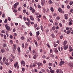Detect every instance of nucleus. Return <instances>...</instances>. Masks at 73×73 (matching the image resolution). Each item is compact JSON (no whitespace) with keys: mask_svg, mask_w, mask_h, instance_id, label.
<instances>
[{"mask_svg":"<svg viewBox=\"0 0 73 73\" xmlns=\"http://www.w3.org/2000/svg\"><path fill=\"white\" fill-rule=\"evenodd\" d=\"M5 28H6V29L7 31H9V29H10V27L9 26H8V25L7 24L5 25Z\"/></svg>","mask_w":73,"mask_h":73,"instance_id":"obj_1","label":"nucleus"},{"mask_svg":"<svg viewBox=\"0 0 73 73\" xmlns=\"http://www.w3.org/2000/svg\"><path fill=\"white\" fill-rule=\"evenodd\" d=\"M19 3H16L13 5L14 8H17V6H16L19 5Z\"/></svg>","mask_w":73,"mask_h":73,"instance_id":"obj_2","label":"nucleus"},{"mask_svg":"<svg viewBox=\"0 0 73 73\" xmlns=\"http://www.w3.org/2000/svg\"><path fill=\"white\" fill-rule=\"evenodd\" d=\"M68 65L71 68H73V64L72 63H68Z\"/></svg>","mask_w":73,"mask_h":73,"instance_id":"obj_3","label":"nucleus"},{"mask_svg":"<svg viewBox=\"0 0 73 73\" xmlns=\"http://www.w3.org/2000/svg\"><path fill=\"white\" fill-rule=\"evenodd\" d=\"M68 48V45H65V46H63V48L64 50H66Z\"/></svg>","mask_w":73,"mask_h":73,"instance_id":"obj_4","label":"nucleus"},{"mask_svg":"<svg viewBox=\"0 0 73 73\" xmlns=\"http://www.w3.org/2000/svg\"><path fill=\"white\" fill-rule=\"evenodd\" d=\"M64 18L66 20L68 19V14H65L64 15Z\"/></svg>","mask_w":73,"mask_h":73,"instance_id":"obj_5","label":"nucleus"},{"mask_svg":"<svg viewBox=\"0 0 73 73\" xmlns=\"http://www.w3.org/2000/svg\"><path fill=\"white\" fill-rule=\"evenodd\" d=\"M21 65H23V66H25V62H24V61L23 60H22L21 61Z\"/></svg>","mask_w":73,"mask_h":73,"instance_id":"obj_6","label":"nucleus"},{"mask_svg":"<svg viewBox=\"0 0 73 73\" xmlns=\"http://www.w3.org/2000/svg\"><path fill=\"white\" fill-rule=\"evenodd\" d=\"M64 64V61H61L60 62V64H59L60 66H62L63 64Z\"/></svg>","mask_w":73,"mask_h":73,"instance_id":"obj_7","label":"nucleus"},{"mask_svg":"<svg viewBox=\"0 0 73 73\" xmlns=\"http://www.w3.org/2000/svg\"><path fill=\"white\" fill-rule=\"evenodd\" d=\"M36 37H38V35H40V32H39V31H38L36 32Z\"/></svg>","mask_w":73,"mask_h":73,"instance_id":"obj_8","label":"nucleus"},{"mask_svg":"<svg viewBox=\"0 0 73 73\" xmlns=\"http://www.w3.org/2000/svg\"><path fill=\"white\" fill-rule=\"evenodd\" d=\"M66 44H67V41L65 40L64 41L63 43V45H64V46H66Z\"/></svg>","mask_w":73,"mask_h":73,"instance_id":"obj_9","label":"nucleus"},{"mask_svg":"<svg viewBox=\"0 0 73 73\" xmlns=\"http://www.w3.org/2000/svg\"><path fill=\"white\" fill-rule=\"evenodd\" d=\"M48 4H52L53 3V1H52L51 0H49L48 1Z\"/></svg>","mask_w":73,"mask_h":73,"instance_id":"obj_10","label":"nucleus"},{"mask_svg":"<svg viewBox=\"0 0 73 73\" xmlns=\"http://www.w3.org/2000/svg\"><path fill=\"white\" fill-rule=\"evenodd\" d=\"M30 17L31 20H32L33 21V20H34V18L33 17H32V16H30Z\"/></svg>","mask_w":73,"mask_h":73,"instance_id":"obj_11","label":"nucleus"},{"mask_svg":"<svg viewBox=\"0 0 73 73\" xmlns=\"http://www.w3.org/2000/svg\"><path fill=\"white\" fill-rule=\"evenodd\" d=\"M14 47L13 48V49L14 50V49H15L16 50V44H14L13 45Z\"/></svg>","mask_w":73,"mask_h":73,"instance_id":"obj_12","label":"nucleus"},{"mask_svg":"<svg viewBox=\"0 0 73 73\" xmlns=\"http://www.w3.org/2000/svg\"><path fill=\"white\" fill-rule=\"evenodd\" d=\"M62 9H61V8L60 7L58 9V11L59 12H62Z\"/></svg>","mask_w":73,"mask_h":73,"instance_id":"obj_13","label":"nucleus"},{"mask_svg":"<svg viewBox=\"0 0 73 73\" xmlns=\"http://www.w3.org/2000/svg\"><path fill=\"white\" fill-rule=\"evenodd\" d=\"M50 72L51 73H54V72H55V71H54V70H52V69L50 70Z\"/></svg>","mask_w":73,"mask_h":73,"instance_id":"obj_14","label":"nucleus"},{"mask_svg":"<svg viewBox=\"0 0 73 73\" xmlns=\"http://www.w3.org/2000/svg\"><path fill=\"white\" fill-rule=\"evenodd\" d=\"M60 70H61V69H57L56 70V73H59V72H60Z\"/></svg>","mask_w":73,"mask_h":73,"instance_id":"obj_15","label":"nucleus"},{"mask_svg":"<svg viewBox=\"0 0 73 73\" xmlns=\"http://www.w3.org/2000/svg\"><path fill=\"white\" fill-rule=\"evenodd\" d=\"M4 52H5V50H4V49L3 48L1 50V53H4Z\"/></svg>","mask_w":73,"mask_h":73,"instance_id":"obj_16","label":"nucleus"},{"mask_svg":"<svg viewBox=\"0 0 73 73\" xmlns=\"http://www.w3.org/2000/svg\"><path fill=\"white\" fill-rule=\"evenodd\" d=\"M25 23L26 25H27L28 26H29V25H30V23L29 22H25Z\"/></svg>","mask_w":73,"mask_h":73,"instance_id":"obj_17","label":"nucleus"},{"mask_svg":"<svg viewBox=\"0 0 73 73\" xmlns=\"http://www.w3.org/2000/svg\"><path fill=\"white\" fill-rule=\"evenodd\" d=\"M18 64V63L16 62L15 64H14V66L15 68H16L17 67V65Z\"/></svg>","mask_w":73,"mask_h":73,"instance_id":"obj_18","label":"nucleus"},{"mask_svg":"<svg viewBox=\"0 0 73 73\" xmlns=\"http://www.w3.org/2000/svg\"><path fill=\"white\" fill-rule=\"evenodd\" d=\"M36 64H37V65H38V67H40V62H38V63H36Z\"/></svg>","mask_w":73,"mask_h":73,"instance_id":"obj_19","label":"nucleus"},{"mask_svg":"<svg viewBox=\"0 0 73 73\" xmlns=\"http://www.w3.org/2000/svg\"><path fill=\"white\" fill-rule=\"evenodd\" d=\"M11 57H12L13 59H15V56H13L12 54H11Z\"/></svg>","mask_w":73,"mask_h":73,"instance_id":"obj_20","label":"nucleus"},{"mask_svg":"<svg viewBox=\"0 0 73 73\" xmlns=\"http://www.w3.org/2000/svg\"><path fill=\"white\" fill-rule=\"evenodd\" d=\"M50 10L52 12H53L54 11V10L53 9V8L52 7H51Z\"/></svg>","mask_w":73,"mask_h":73,"instance_id":"obj_21","label":"nucleus"},{"mask_svg":"<svg viewBox=\"0 0 73 73\" xmlns=\"http://www.w3.org/2000/svg\"><path fill=\"white\" fill-rule=\"evenodd\" d=\"M56 29V27L54 26H53L52 27V29L54 31Z\"/></svg>","mask_w":73,"mask_h":73,"instance_id":"obj_22","label":"nucleus"},{"mask_svg":"<svg viewBox=\"0 0 73 73\" xmlns=\"http://www.w3.org/2000/svg\"><path fill=\"white\" fill-rule=\"evenodd\" d=\"M29 9L30 11H32L33 9V8L32 7H30Z\"/></svg>","mask_w":73,"mask_h":73,"instance_id":"obj_23","label":"nucleus"},{"mask_svg":"<svg viewBox=\"0 0 73 73\" xmlns=\"http://www.w3.org/2000/svg\"><path fill=\"white\" fill-rule=\"evenodd\" d=\"M41 29L42 30V31H43V26L42 25H41L40 26Z\"/></svg>","mask_w":73,"mask_h":73,"instance_id":"obj_24","label":"nucleus"},{"mask_svg":"<svg viewBox=\"0 0 73 73\" xmlns=\"http://www.w3.org/2000/svg\"><path fill=\"white\" fill-rule=\"evenodd\" d=\"M3 36H4V38L5 39H7V35H3Z\"/></svg>","mask_w":73,"mask_h":73,"instance_id":"obj_25","label":"nucleus"},{"mask_svg":"<svg viewBox=\"0 0 73 73\" xmlns=\"http://www.w3.org/2000/svg\"><path fill=\"white\" fill-rule=\"evenodd\" d=\"M3 46H4V47H5L6 46H7V44L5 43L4 44H3Z\"/></svg>","mask_w":73,"mask_h":73,"instance_id":"obj_26","label":"nucleus"},{"mask_svg":"<svg viewBox=\"0 0 73 73\" xmlns=\"http://www.w3.org/2000/svg\"><path fill=\"white\" fill-rule=\"evenodd\" d=\"M23 13H26V9H24L23 10Z\"/></svg>","mask_w":73,"mask_h":73,"instance_id":"obj_27","label":"nucleus"},{"mask_svg":"<svg viewBox=\"0 0 73 73\" xmlns=\"http://www.w3.org/2000/svg\"><path fill=\"white\" fill-rule=\"evenodd\" d=\"M5 60H6V58L5 57H4L3 58V62H5Z\"/></svg>","mask_w":73,"mask_h":73,"instance_id":"obj_28","label":"nucleus"},{"mask_svg":"<svg viewBox=\"0 0 73 73\" xmlns=\"http://www.w3.org/2000/svg\"><path fill=\"white\" fill-rule=\"evenodd\" d=\"M57 16V14H56V13H54L53 15V16L54 17V16Z\"/></svg>","mask_w":73,"mask_h":73,"instance_id":"obj_29","label":"nucleus"},{"mask_svg":"<svg viewBox=\"0 0 73 73\" xmlns=\"http://www.w3.org/2000/svg\"><path fill=\"white\" fill-rule=\"evenodd\" d=\"M34 59H36L37 58V56L35 55L33 57Z\"/></svg>","mask_w":73,"mask_h":73,"instance_id":"obj_30","label":"nucleus"},{"mask_svg":"<svg viewBox=\"0 0 73 73\" xmlns=\"http://www.w3.org/2000/svg\"><path fill=\"white\" fill-rule=\"evenodd\" d=\"M5 64H6V65H7V66L8 65H9V63H8V62H5Z\"/></svg>","mask_w":73,"mask_h":73,"instance_id":"obj_31","label":"nucleus"},{"mask_svg":"<svg viewBox=\"0 0 73 73\" xmlns=\"http://www.w3.org/2000/svg\"><path fill=\"white\" fill-rule=\"evenodd\" d=\"M51 36L52 37V38H54L55 37L54 36V34H51Z\"/></svg>","mask_w":73,"mask_h":73,"instance_id":"obj_32","label":"nucleus"},{"mask_svg":"<svg viewBox=\"0 0 73 73\" xmlns=\"http://www.w3.org/2000/svg\"><path fill=\"white\" fill-rule=\"evenodd\" d=\"M10 43L11 44H13V41H12V40H11L10 41Z\"/></svg>","mask_w":73,"mask_h":73,"instance_id":"obj_33","label":"nucleus"},{"mask_svg":"<svg viewBox=\"0 0 73 73\" xmlns=\"http://www.w3.org/2000/svg\"><path fill=\"white\" fill-rule=\"evenodd\" d=\"M35 44L36 47H37V46H38V44H37V42H35Z\"/></svg>","mask_w":73,"mask_h":73,"instance_id":"obj_34","label":"nucleus"},{"mask_svg":"<svg viewBox=\"0 0 73 73\" xmlns=\"http://www.w3.org/2000/svg\"><path fill=\"white\" fill-rule=\"evenodd\" d=\"M52 65H53V64L51 63H50L49 64V65L50 66H52Z\"/></svg>","mask_w":73,"mask_h":73,"instance_id":"obj_35","label":"nucleus"},{"mask_svg":"<svg viewBox=\"0 0 73 73\" xmlns=\"http://www.w3.org/2000/svg\"><path fill=\"white\" fill-rule=\"evenodd\" d=\"M32 12L33 13H35V9H33L32 11Z\"/></svg>","mask_w":73,"mask_h":73,"instance_id":"obj_36","label":"nucleus"},{"mask_svg":"<svg viewBox=\"0 0 73 73\" xmlns=\"http://www.w3.org/2000/svg\"><path fill=\"white\" fill-rule=\"evenodd\" d=\"M17 50L19 51V53L20 52V48L18 47L17 48Z\"/></svg>","mask_w":73,"mask_h":73,"instance_id":"obj_37","label":"nucleus"},{"mask_svg":"<svg viewBox=\"0 0 73 73\" xmlns=\"http://www.w3.org/2000/svg\"><path fill=\"white\" fill-rule=\"evenodd\" d=\"M33 53L36 54V51L35 50H33Z\"/></svg>","mask_w":73,"mask_h":73,"instance_id":"obj_38","label":"nucleus"},{"mask_svg":"<svg viewBox=\"0 0 73 73\" xmlns=\"http://www.w3.org/2000/svg\"><path fill=\"white\" fill-rule=\"evenodd\" d=\"M21 7H20L19 8H18L19 11H21Z\"/></svg>","mask_w":73,"mask_h":73,"instance_id":"obj_39","label":"nucleus"},{"mask_svg":"<svg viewBox=\"0 0 73 73\" xmlns=\"http://www.w3.org/2000/svg\"><path fill=\"white\" fill-rule=\"evenodd\" d=\"M50 57H51L53 58V57H54V55H53L52 54H50Z\"/></svg>","mask_w":73,"mask_h":73,"instance_id":"obj_40","label":"nucleus"},{"mask_svg":"<svg viewBox=\"0 0 73 73\" xmlns=\"http://www.w3.org/2000/svg\"><path fill=\"white\" fill-rule=\"evenodd\" d=\"M5 33V31L2 30L1 31V33Z\"/></svg>","mask_w":73,"mask_h":73,"instance_id":"obj_41","label":"nucleus"},{"mask_svg":"<svg viewBox=\"0 0 73 73\" xmlns=\"http://www.w3.org/2000/svg\"><path fill=\"white\" fill-rule=\"evenodd\" d=\"M27 21H28V22H31V20L29 19L28 18H27Z\"/></svg>","mask_w":73,"mask_h":73,"instance_id":"obj_42","label":"nucleus"},{"mask_svg":"<svg viewBox=\"0 0 73 73\" xmlns=\"http://www.w3.org/2000/svg\"><path fill=\"white\" fill-rule=\"evenodd\" d=\"M8 20H9V21H11V18H10V17H8Z\"/></svg>","mask_w":73,"mask_h":73,"instance_id":"obj_43","label":"nucleus"},{"mask_svg":"<svg viewBox=\"0 0 73 73\" xmlns=\"http://www.w3.org/2000/svg\"><path fill=\"white\" fill-rule=\"evenodd\" d=\"M38 7L39 8V9H40V8H41V6H40V5L39 4L38 5Z\"/></svg>","mask_w":73,"mask_h":73,"instance_id":"obj_44","label":"nucleus"},{"mask_svg":"<svg viewBox=\"0 0 73 73\" xmlns=\"http://www.w3.org/2000/svg\"><path fill=\"white\" fill-rule=\"evenodd\" d=\"M46 45L48 47V48H50V46L49 45V44L48 43H47L46 44Z\"/></svg>","mask_w":73,"mask_h":73,"instance_id":"obj_45","label":"nucleus"},{"mask_svg":"<svg viewBox=\"0 0 73 73\" xmlns=\"http://www.w3.org/2000/svg\"><path fill=\"white\" fill-rule=\"evenodd\" d=\"M23 17V16L22 15H20L19 16V17L20 18V19L22 20V17Z\"/></svg>","mask_w":73,"mask_h":73,"instance_id":"obj_46","label":"nucleus"},{"mask_svg":"<svg viewBox=\"0 0 73 73\" xmlns=\"http://www.w3.org/2000/svg\"><path fill=\"white\" fill-rule=\"evenodd\" d=\"M43 10L44 11L43 13H45V11H46V9H45L44 8L43 9Z\"/></svg>","mask_w":73,"mask_h":73,"instance_id":"obj_47","label":"nucleus"},{"mask_svg":"<svg viewBox=\"0 0 73 73\" xmlns=\"http://www.w3.org/2000/svg\"><path fill=\"white\" fill-rule=\"evenodd\" d=\"M37 24H34V28H36L37 27Z\"/></svg>","mask_w":73,"mask_h":73,"instance_id":"obj_48","label":"nucleus"},{"mask_svg":"<svg viewBox=\"0 0 73 73\" xmlns=\"http://www.w3.org/2000/svg\"><path fill=\"white\" fill-rule=\"evenodd\" d=\"M70 12H71V13H73V9H71V10L70 11Z\"/></svg>","mask_w":73,"mask_h":73,"instance_id":"obj_49","label":"nucleus"},{"mask_svg":"<svg viewBox=\"0 0 73 73\" xmlns=\"http://www.w3.org/2000/svg\"><path fill=\"white\" fill-rule=\"evenodd\" d=\"M7 19H5L4 22L5 23H7Z\"/></svg>","mask_w":73,"mask_h":73,"instance_id":"obj_50","label":"nucleus"},{"mask_svg":"<svg viewBox=\"0 0 73 73\" xmlns=\"http://www.w3.org/2000/svg\"><path fill=\"white\" fill-rule=\"evenodd\" d=\"M46 56H45V55H43L42 56V58H46Z\"/></svg>","mask_w":73,"mask_h":73,"instance_id":"obj_51","label":"nucleus"},{"mask_svg":"<svg viewBox=\"0 0 73 73\" xmlns=\"http://www.w3.org/2000/svg\"><path fill=\"white\" fill-rule=\"evenodd\" d=\"M57 45H58V44H54V47H56Z\"/></svg>","mask_w":73,"mask_h":73,"instance_id":"obj_52","label":"nucleus"},{"mask_svg":"<svg viewBox=\"0 0 73 73\" xmlns=\"http://www.w3.org/2000/svg\"><path fill=\"white\" fill-rule=\"evenodd\" d=\"M22 46L23 48H24V43L22 44Z\"/></svg>","mask_w":73,"mask_h":73,"instance_id":"obj_53","label":"nucleus"},{"mask_svg":"<svg viewBox=\"0 0 73 73\" xmlns=\"http://www.w3.org/2000/svg\"><path fill=\"white\" fill-rule=\"evenodd\" d=\"M64 2L66 3V4H68V1L66 0L64 1Z\"/></svg>","mask_w":73,"mask_h":73,"instance_id":"obj_54","label":"nucleus"},{"mask_svg":"<svg viewBox=\"0 0 73 73\" xmlns=\"http://www.w3.org/2000/svg\"><path fill=\"white\" fill-rule=\"evenodd\" d=\"M5 14H2V17L3 18H4V17H5Z\"/></svg>","mask_w":73,"mask_h":73,"instance_id":"obj_55","label":"nucleus"},{"mask_svg":"<svg viewBox=\"0 0 73 73\" xmlns=\"http://www.w3.org/2000/svg\"><path fill=\"white\" fill-rule=\"evenodd\" d=\"M17 10H13V12L15 13H16L17 12Z\"/></svg>","mask_w":73,"mask_h":73,"instance_id":"obj_56","label":"nucleus"},{"mask_svg":"<svg viewBox=\"0 0 73 73\" xmlns=\"http://www.w3.org/2000/svg\"><path fill=\"white\" fill-rule=\"evenodd\" d=\"M50 22H51V23H53V21H52V20L51 19H50Z\"/></svg>","mask_w":73,"mask_h":73,"instance_id":"obj_57","label":"nucleus"},{"mask_svg":"<svg viewBox=\"0 0 73 73\" xmlns=\"http://www.w3.org/2000/svg\"><path fill=\"white\" fill-rule=\"evenodd\" d=\"M72 22H69V25H72Z\"/></svg>","mask_w":73,"mask_h":73,"instance_id":"obj_58","label":"nucleus"},{"mask_svg":"<svg viewBox=\"0 0 73 73\" xmlns=\"http://www.w3.org/2000/svg\"><path fill=\"white\" fill-rule=\"evenodd\" d=\"M55 25H56V26H57V25H58V23H57V22H55Z\"/></svg>","mask_w":73,"mask_h":73,"instance_id":"obj_59","label":"nucleus"},{"mask_svg":"<svg viewBox=\"0 0 73 73\" xmlns=\"http://www.w3.org/2000/svg\"><path fill=\"white\" fill-rule=\"evenodd\" d=\"M70 30H69L67 32V34H69V33H70Z\"/></svg>","mask_w":73,"mask_h":73,"instance_id":"obj_60","label":"nucleus"},{"mask_svg":"<svg viewBox=\"0 0 73 73\" xmlns=\"http://www.w3.org/2000/svg\"><path fill=\"white\" fill-rule=\"evenodd\" d=\"M57 20H60V17L58 16L56 17Z\"/></svg>","mask_w":73,"mask_h":73,"instance_id":"obj_61","label":"nucleus"},{"mask_svg":"<svg viewBox=\"0 0 73 73\" xmlns=\"http://www.w3.org/2000/svg\"><path fill=\"white\" fill-rule=\"evenodd\" d=\"M59 73H63V72H62V71L61 70H60Z\"/></svg>","mask_w":73,"mask_h":73,"instance_id":"obj_62","label":"nucleus"},{"mask_svg":"<svg viewBox=\"0 0 73 73\" xmlns=\"http://www.w3.org/2000/svg\"><path fill=\"white\" fill-rule=\"evenodd\" d=\"M21 40H24V37L22 36L21 37Z\"/></svg>","mask_w":73,"mask_h":73,"instance_id":"obj_63","label":"nucleus"},{"mask_svg":"<svg viewBox=\"0 0 73 73\" xmlns=\"http://www.w3.org/2000/svg\"><path fill=\"white\" fill-rule=\"evenodd\" d=\"M12 73V71L9 70V73Z\"/></svg>","mask_w":73,"mask_h":73,"instance_id":"obj_64","label":"nucleus"}]
</instances>
